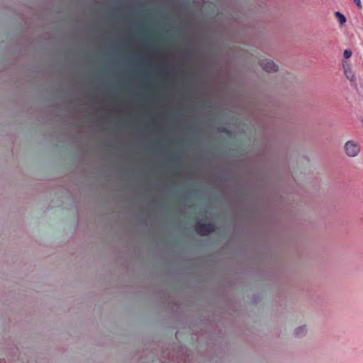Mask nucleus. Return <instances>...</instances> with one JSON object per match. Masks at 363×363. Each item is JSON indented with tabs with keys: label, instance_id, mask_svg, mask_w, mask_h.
Wrapping results in <instances>:
<instances>
[{
	"label": "nucleus",
	"instance_id": "nucleus-3",
	"mask_svg": "<svg viewBox=\"0 0 363 363\" xmlns=\"http://www.w3.org/2000/svg\"><path fill=\"white\" fill-rule=\"evenodd\" d=\"M214 230V227L212 224H203L197 223L196 225V230L198 233L201 235H206L212 232Z\"/></svg>",
	"mask_w": 363,
	"mask_h": 363
},
{
	"label": "nucleus",
	"instance_id": "nucleus-6",
	"mask_svg": "<svg viewBox=\"0 0 363 363\" xmlns=\"http://www.w3.org/2000/svg\"><path fill=\"white\" fill-rule=\"evenodd\" d=\"M335 16L338 18L340 25L342 26L346 22L345 17L342 13H340V12H338V11L335 12Z\"/></svg>",
	"mask_w": 363,
	"mask_h": 363
},
{
	"label": "nucleus",
	"instance_id": "nucleus-5",
	"mask_svg": "<svg viewBox=\"0 0 363 363\" xmlns=\"http://www.w3.org/2000/svg\"><path fill=\"white\" fill-rule=\"evenodd\" d=\"M307 331H308V329H307L306 325H300V326L297 327L296 328H295V330H294V335L296 337L301 338V337H304L307 334Z\"/></svg>",
	"mask_w": 363,
	"mask_h": 363
},
{
	"label": "nucleus",
	"instance_id": "nucleus-7",
	"mask_svg": "<svg viewBox=\"0 0 363 363\" xmlns=\"http://www.w3.org/2000/svg\"><path fill=\"white\" fill-rule=\"evenodd\" d=\"M345 59H348L352 56V51L350 50H345L343 52Z\"/></svg>",
	"mask_w": 363,
	"mask_h": 363
},
{
	"label": "nucleus",
	"instance_id": "nucleus-1",
	"mask_svg": "<svg viewBox=\"0 0 363 363\" xmlns=\"http://www.w3.org/2000/svg\"><path fill=\"white\" fill-rule=\"evenodd\" d=\"M344 150L349 157H356L361 152L359 144L354 140H348L345 143Z\"/></svg>",
	"mask_w": 363,
	"mask_h": 363
},
{
	"label": "nucleus",
	"instance_id": "nucleus-8",
	"mask_svg": "<svg viewBox=\"0 0 363 363\" xmlns=\"http://www.w3.org/2000/svg\"><path fill=\"white\" fill-rule=\"evenodd\" d=\"M354 2L356 4L357 6L359 9L362 8V4H361V1L360 0H353Z\"/></svg>",
	"mask_w": 363,
	"mask_h": 363
},
{
	"label": "nucleus",
	"instance_id": "nucleus-2",
	"mask_svg": "<svg viewBox=\"0 0 363 363\" xmlns=\"http://www.w3.org/2000/svg\"><path fill=\"white\" fill-rule=\"evenodd\" d=\"M259 65L264 71L268 73L277 72L279 69L278 65L269 59L259 60Z\"/></svg>",
	"mask_w": 363,
	"mask_h": 363
},
{
	"label": "nucleus",
	"instance_id": "nucleus-4",
	"mask_svg": "<svg viewBox=\"0 0 363 363\" xmlns=\"http://www.w3.org/2000/svg\"><path fill=\"white\" fill-rule=\"evenodd\" d=\"M342 67H343L345 75L346 76L347 79H349L350 82H355L356 77L352 71L351 65L349 63H347V62L343 61Z\"/></svg>",
	"mask_w": 363,
	"mask_h": 363
}]
</instances>
